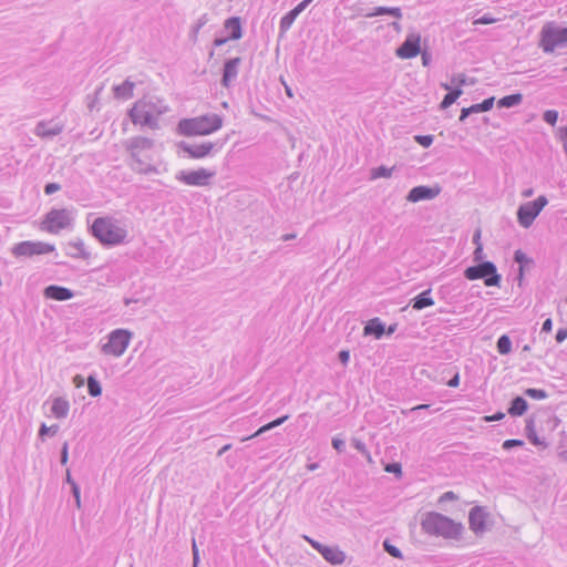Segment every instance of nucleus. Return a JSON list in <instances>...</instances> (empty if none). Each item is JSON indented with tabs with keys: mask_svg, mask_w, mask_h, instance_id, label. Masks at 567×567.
Masks as SVG:
<instances>
[{
	"mask_svg": "<svg viewBox=\"0 0 567 567\" xmlns=\"http://www.w3.org/2000/svg\"><path fill=\"white\" fill-rule=\"evenodd\" d=\"M154 147V141L145 136H135L125 143V150L130 154L140 153L141 151L151 150Z\"/></svg>",
	"mask_w": 567,
	"mask_h": 567,
	"instance_id": "23",
	"label": "nucleus"
},
{
	"mask_svg": "<svg viewBox=\"0 0 567 567\" xmlns=\"http://www.w3.org/2000/svg\"><path fill=\"white\" fill-rule=\"evenodd\" d=\"M496 21L495 18L491 17L489 14H484L481 18L476 19L474 21V24H492Z\"/></svg>",
	"mask_w": 567,
	"mask_h": 567,
	"instance_id": "53",
	"label": "nucleus"
},
{
	"mask_svg": "<svg viewBox=\"0 0 567 567\" xmlns=\"http://www.w3.org/2000/svg\"><path fill=\"white\" fill-rule=\"evenodd\" d=\"M559 140L564 143L566 146L567 144V125L559 128Z\"/></svg>",
	"mask_w": 567,
	"mask_h": 567,
	"instance_id": "64",
	"label": "nucleus"
},
{
	"mask_svg": "<svg viewBox=\"0 0 567 567\" xmlns=\"http://www.w3.org/2000/svg\"><path fill=\"white\" fill-rule=\"evenodd\" d=\"M178 154L181 152L188 155L190 158H203L210 154L213 150V143L206 142L202 144H190L186 141H181L176 143Z\"/></svg>",
	"mask_w": 567,
	"mask_h": 567,
	"instance_id": "15",
	"label": "nucleus"
},
{
	"mask_svg": "<svg viewBox=\"0 0 567 567\" xmlns=\"http://www.w3.org/2000/svg\"><path fill=\"white\" fill-rule=\"evenodd\" d=\"M364 336H373L375 339H381L385 334V324L380 318L375 317L370 319L363 328Z\"/></svg>",
	"mask_w": 567,
	"mask_h": 567,
	"instance_id": "26",
	"label": "nucleus"
},
{
	"mask_svg": "<svg viewBox=\"0 0 567 567\" xmlns=\"http://www.w3.org/2000/svg\"><path fill=\"white\" fill-rule=\"evenodd\" d=\"M210 177H213V172L205 168L196 171H181L177 175L178 181L190 186L208 185Z\"/></svg>",
	"mask_w": 567,
	"mask_h": 567,
	"instance_id": "13",
	"label": "nucleus"
},
{
	"mask_svg": "<svg viewBox=\"0 0 567 567\" xmlns=\"http://www.w3.org/2000/svg\"><path fill=\"white\" fill-rule=\"evenodd\" d=\"M496 349L499 354L505 355L512 352V340L507 334H502L496 342Z\"/></svg>",
	"mask_w": 567,
	"mask_h": 567,
	"instance_id": "35",
	"label": "nucleus"
},
{
	"mask_svg": "<svg viewBox=\"0 0 567 567\" xmlns=\"http://www.w3.org/2000/svg\"><path fill=\"white\" fill-rule=\"evenodd\" d=\"M553 329V320L550 318H547L542 326V332H550Z\"/></svg>",
	"mask_w": 567,
	"mask_h": 567,
	"instance_id": "63",
	"label": "nucleus"
},
{
	"mask_svg": "<svg viewBox=\"0 0 567 567\" xmlns=\"http://www.w3.org/2000/svg\"><path fill=\"white\" fill-rule=\"evenodd\" d=\"M351 444L352 446L360 453L362 452L367 445L364 444V442H362L361 440L357 439V437H353L351 440Z\"/></svg>",
	"mask_w": 567,
	"mask_h": 567,
	"instance_id": "61",
	"label": "nucleus"
},
{
	"mask_svg": "<svg viewBox=\"0 0 567 567\" xmlns=\"http://www.w3.org/2000/svg\"><path fill=\"white\" fill-rule=\"evenodd\" d=\"M89 231L104 247L121 245L127 237V230L110 217L95 218Z\"/></svg>",
	"mask_w": 567,
	"mask_h": 567,
	"instance_id": "2",
	"label": "nucleus"
},
{
	"mask_svg": "<svg viewBox=\"0 0 567 567\" xmlns=\"http://www.w3.org/2000/svg\"><path fill=\"white\" fill-rule=\"evenodd\" d=\"M522 101H523L522 93H513V94L505 95V96L501 97L497 101V106L499 109L515 107V106L519 105L522 103Z\"/></svg>",
	"mask_w": 567,
	"mask_h": 567,
	"instance_id": "33",
	"label": "nucleus"
},
{
	"mask_svg": "<svg viewBox=\"0 0 567 567\" xmlns=\"http://www.w3.org/2000/svg\"><path fill=\"white\" fill-rule=\"evenodd\" d=\"M525 443L523 440H518V439H509V440H506L503 442V445L502 447L504 450H511L513 447H517V446H523Z\"/></svg>",
	"mask_w": 567,
	"mask_h": 567,
	"instance_id": "47",
	"label": "nucleus"
},
{
	"mask_svg": "<svg viewBox=\"0 0 567 567\" xmlns=\"http://www.w3.org/2000/svg\"><path fill=\"white\" fill-rule=\"evenodd\" d=\"M243 37L241 19L230 17L225 20L220 35L215 38V48L224 45L228 41H236Z\"/></svg>",
	"mask_w": 567,
	"mask_h": 567,
	"instance_id": "11",
	"label": "nucleus"
},
{
	"mask_svg": "<svg viewBox=\"0 0 567 567\" xmlns=\"http://www.w3.org/2000/svg\"><path fill=\"white\" fill-rule=\"evenodd\" d=\"M450 388H456L460 384V373L456 371L446 383Z\"/></svg>",
	"mask_w": 567,
	"mask_h": 567,
	"instance_id": "62",
	"label": "nucleus"
},
{
	"mask_svg": "<svg viewBox=\"0 0 567 567\" xmlns=\"http://www.w3.org/2000/svg\"><path fill=\"white\" fill-rule=\"evenodd\" d=\"M555 339L557 343H561L567 339V328H560L557 330Z\"/></svg>",
	"mask_w": 567,
	"mask_h": 567,
	"instance_id": "58",
	"label": "nucleus"
},
{
	"mask_svg": "<svg viewBox=\"0 0 567 567\" xmlns=\"http://www.w3.org/2000/svg\"><path fill=\"white\" fill-rule=\"evenodd\" d=\"M131 163L130 167L138 174L148 175L157 173V168L152 164H146L137 153L130 154Z\"/></svg>",
	"mask_w": 567,
	"mask_h": 567,
	"instance_id": "25",
	"label": "nucleus"
},
{
	"mask_svg": "<svg viewBox=\"0 0 567 567\" xmlns=\"http://www.w3.org/2000/svg\"><path fill=\"white\" fill-rule=\"evenodd\" d=\"M528 410V402L523 396H515L507 410L511 416H522Z\"/></svg>",
	"mask_w": 567,
	"mask_h": 567,
	"instance_id": "30",
	"label": "nucleus"
},
{
	"mask_svg": "<svg viewBox=\"0 0 567 567\" xmlns=\"http://www.w3.org/2000/svg\"><path fill=\"white\" fill-rule=\"evenodd\" d=\"M494 102H495L494 96L487 97V99L483 100L481 103L471 105V111L473 113L487 112V111L492 110Z\"/></svg>",
	"mask_w": 567,
	"mask_h": 567,
	"instance_id": "39",
	"label": "nucleus"
},
{
	"mask_svg": "<svg viewBox=\"0 0 567 567\" xmlns=\"http://www.w3.org/2000/svg\"><path fill=\"white\" fill-rule=\"evenodd\" d=\"M135 83L127 78L122 84L114 85L112 91L117 100H130L134 96Z\"/></svg>",
	"mask_w": 567,
	"mask_h": 567,
	"instance_id": "24",
	"label": "nucleus"
},
{
	"mask_svg": "<svg viewBox=\"0 0 567 567\" xmlns=\"http://www.w3.org/2000/svg\"><path fill=\"white\" fill-rule=\"evenodd\" d=\"M71 493L74 497L76 507L81 508V489L79 484H73V487H71Z\"/></svg>",
	"mask_w": 567,
	"mask_h": 567,
	"instance_id": "49",
	"label": "nucleus"
},
{
	"mask_svg": "<svg viewBox=\"0 0 567 567\" xmlns=\"http://www.w3.org/2000/svg\"><path fill=\"white\" fill-rule=\"evenodd\" d=\"M70 403L64 398H55L52 403L51 412L56 419H64L68 416Z\"/></svg>",
	"mask_w": 567,
	"mask_h": 567,
	"instance_id": "31",
	"label": "nucleus"
},
{
	"mask_svg": "<svg viewBox=\"0 0 567 567\" xmlns=\"http://www.w3.org/2000/svg\"><path fill=\"white\" fill-rule=\"evenodd\" d=\"M289 419V415L286 414V415H282L265 425H262L261 427H259L255 434H252L250 437H256V436H259L261 435L262 433H265L266 431H269L271 429H275L276 426H279L281 425L284 422H286L287 420Z\"/></svg>",
	"mask_w": 567,
	"mask_h": 567,
	"instance_id": "38",
	"label": "nucleus"
},
{
	"mask_svg": "<svg viewBox=\"0 0 567 567\" xmlns=\"http://www.w3.org/2000/svg\"><path fill=\"white\" fill-rule=\"evenodd\" d=\"M63 131V125L54 121H41L35 125V135L43 138H52Z\"/></svg>",
	"mask_w": 567,
	"mask_h": 567,
	"instance_id": "21",
	"label": "nucleus"
},
{
	"mask_svg": "<svg viewBox=\"0 0 567 567\" xmlns=\"http://www.w3.org/2000/svg\"><path fill=\"white\" fill-rule=\"evenodd\" d=\"M514 261L518 265V268L529 269L530 266H534V260L520 249L514 252Z\"/></svg>",
	"mask_w": 567,
	"mask_h": 567,
	"instance_id": "37",
	"label": "nucleus"
},
{
	"mask_svg": "<svg viewBox=\"0 0 567 567\" xmlns=\"http://www.w3.org/2000/svg\"><path fill=\"white\" fill-rule=\"evenodd\" d=\"M567 45V27H558L555 22H547L540 30L539 48L545 53H553L556 48Z\"/></svg>",
	"mask_w": 567,
	"mask_h": 567,
	"instance_id": "4",
	"label": "nucleus"
},
{
	"mask_svg": "<svg viewBox=\"0 0 567 567\" xmlns=\"http://www.w3.org/2000/svg\"><path fill=\"white\" fill-rule=\"evenodd\" d=\"M504 417H505V413H504V412H502V411H498V412H496V413H495V414H493V415H486V416H484V420H485L486 422H495V421H501V420H503Z\"/></svg>",
	"mask_w": 567,
	"mask_h": 567,
	"instance_id": "57",
	"label": "nucleus"
},
{
	"mask_svg": "<svg viewBox=\"0 0 567 567\" xmlns=\"http://www.w3.org/2000/svg\"><path fill=\"white\" fill-rule=\"evenodd\" d=\"M452 83L453 84H456L457 87L462 86V85H465L467 83L466 81V75L461 73V74H457V75H454L452 78Z\"/></svg>",
	"mask_w": 567,
	"mask_h": 567,
	"instance_id": "55",
	"label": "nucleus"
},
{
	"mask_svg": "<svg viewBox=\"0 0 567 567\" xmlns=\"http://www.w3.org/2000/svg\"><path fill=\"white\" fill-rule=\"evenodd\" d=\"M128 116L133 124L142 125L150 127L152 130L159 128L158 118H156L152 113H150L146 109H137L136 110V102L132 106V109L128 111Z\"/></svg>",
	"mask_w": 567,
	"mask_h": 567,
	"instance_id": "16",
	"label": "nucleus"
},
{
	"mask_svg": "<svg viewBox=\"0 0 567 567\" xmlns=\"http://www.w3.org/2000/svg\"><path fill=\"white\" fill-rule=\"evenodd\" d=\"M384 14L392 16L395 19L402 18V11L399 7H375L373 11L365 13L364 17L372 18Z\"/></svg>",
	"mask_w": 567,
	"mask_h": 567,
	"instance_id": "32",
	"label": "nucleus"
},
{
	"mask_svg": "<svg viewBox=\"0 0 567 567\" xmlns=\"http://www.w3.org/2000/svg\"><path fill=\"white\" fill-rule=\"evenodd\" d=\"M441 193V187L439 186H425L420 185L413 187L406 195V200L411 203H417L421 200H431L435 198Z\"/></svg>",
	"mask_w": 567,
	"mask_h": 567,
	"instance_id": "18",
	"label": "nucleus"
},
{
	"mask_svg": "<svg viewBox=\"0 0 567 567\" xmlns=\"http://www.w3.org/2000/svg\"><path fill=\"white\" fill-rule=\"evenodd\" d=\"M421 53V35L419 33H409L403 43L396 48L395 54L400 59H413Z\"/></svg>",
	"mask_w": 567,
	"mask_h": 567,
	"instance_id": "12",
	"label": "nucleus"
},
{
	"mask_svg": "<svg viewBox=\"0 0 567 567\" xmlns=\"http://www.w3.org/2000/svg\"><path fill=\"white\" fill-rule=\"evenodd\" d=\"M132 338V332L126 329H115L109 334V340L102 347V352L121 357L127 349Z\"/></svg>",
	"mask_w": 567,
	"mask_h": 567,
	"instance_id": "8",
	"label": "nucleus"
},
{
	"mask_svg": "<svg viewBox=\"0 0 567 567\" xmlns=\"http://www.w3.org/2000/svg\"><path fill=\"white\" fill-rule=\"evenodd\" d=\"M415 142L424 148L430 147L433 144L434 136L433 135H415Z\"/></svg>",
	"mask_w": 567,
	"mask_h": 567,
	"instance_id": "46",
	"label": "nucleus"
},
{
	"mask_svg": "<svg viewBox=\"0 0 567 567\" xmlns=\"http://www.w3.org/2000/svg\"><path fill=\"white\" fill-rule=\"evenodd\" d=\"M338 359H339V361L342 364L347 365L348 362L350 361V352H349V350H341V351H339Z\"/></svg>",
	"mask_w": 567,
	"mask_h": 567,
	"instance_id": "59",
	"label": "nucleus"
},
{
	"mask_svg": "<svg viewBox=\"0 0 567 567\" xmlns=\"http://www.w3.org/2000/svg\"><path fill=\"white\" fill-rule=\"evenodd\" d=\"M431 289H426L411 299L410 305L414 310H422L434 305V299L431 296Z\"/></svg>",
	"mask_w": 567,
	"mask_h": 567,
	"instance_id": "27",
	"label": "nucleus"
},
{
	"mask_svg": "<svg viewBox=\"0 0 567 567\" xmlns=\"http://www.w3.org/2000/svg\"><path fill=\"white\" fill-rule=\"evenodd\" d=\"M87 392L93 398H97L102 394V385L93 374L87 377Z\"/></svg>",
	"mask_w": 567,
	"mask_h": 567,
	"instance_id": "36",
	"label": "nucleus"
},
{
	"mask_svg": "<svg viewBox=\"0 0 567 567\" xmlns=\"http://www.w3.org/2000/svg\"><path fill=\"white\" fill-rule=\"evenodd\" d=\"M43 296L45 299L66 301L74 297V291L63 286L50 285L44 288Z\"/></svg>",
	"mask_w": 567,
	"mask_h": 567,
	"instance_id": "20",
	"label": "nucleus"
},
{
	"mask_svg": "<svg viewBox=\"0 0 567 567\" xmlns=\"http://www.w3.org/2000/svg\"><path fill=\"white\" fill-rule=\"evenodd\" d=\"M137 109H146L156 118H158L161 115L165 114L168 111V106L164 103V101L154 95H145L142 99L137 100L136 110Z\"/></svg>",
	"mask_w": 567,
	"mask_h": 567,
	"instance_id": "17",
	"label": "nucleus"
},
{
	"mask_svg": "<svg viewBox=\"0 0 567 567\" xmlns=\"http://www.w3.org/2000/svg\"><path fill=\"white\" fill-rule=\"evenodd\" d=\"M69 461V444L64 442L60 452V463L65 465Z\"/></svg>",
	"mask_w": 567,
	"mask_h": 567,
	"instance_id": "50",
	"label": "nucleus"
},
{
	"mask_svg": "<svg viewBox=\"0 0 567 567\" xmlns=\"http://www.w3.org/2000/svg\"><path fill=\"white\" fill-rule=\"evenodd\" d=\"M524 394L535 400H544L548 398V393L545 390L535 388L526 389Z\"/></svg>",
	"mask_w": 567,
	"mask_h": 567,
	"instance_id": "43",
	"label": "nucleus"
},
{
	"mask_svg": "<svg viewBox=\"0 0 567 567\" xmlns=\"http://www.w3.org/2000/svg\"><path fill=\"white\" fill-rule=\"evenodd\" d=\"M241 64V58H230L225 61L220 83L224 87H229L238 75V69Z\"/></svg>",
	"mask_w": 567,
	"mask_h": 567,
	"instance_id": "19",
	"label": "nucleus"
},
{
	"mask_svg": "<svg viewBox=\"0 0 567 567\" xmlns=\"http://www.w3.org/2000/svg\"><path fill=\"white\" fill-rule=\"evenodd\" d=\"M392 171H393V167L392 168H388L386 166H379V167H375V168H372L371 169V179H378V178H382V177H390L392 175Z\"/></svg>",
	"mask_w": 567,
	"mask_h": 567,
	"instance_id": "40",
	"label": "nucleus"
},
{
	"mask_svg": "<svg viewBox=\"0 0 567 567\" xmlns=\"http://www.w3.org/2000/svg\"><path fill=\"white\" fill-rule=\"evenodd\" d=\"M303 539L308 542L312 548H315L326 561L331 565H341L344 563L347 555L343 550L339 548V546H328L315 540L313 538L303 535Z\"/></svg>",
	"mask_w": 567,
	"mask_h": 567,
	"instance_id": "10",
	"label": "nucleus"
},
{
	"mask_svg": "<svg viewBox=\"0 0 567 567\" xmlns=\"http://www.w3.org/2000/svg\"><path fill=\"white\" fill-rule=\"evenodd\" d=\"M199 551L196 544V540L193 539V567H199Z\"/></svg>",
	"mask_w": 567,
	"mask_h": 567,
	"instance_id": "54",
	"label": "nucleus"
},
{
	"mask_svg": "<svg viewBox=\"0 0 567 567\" xmlns=\"http://www.w3.org/2000/svg\"><path fill=\"white\" fill-rule=\"evenodd\" d=\"M65 255L83 260H87L91 257V252L85 248L84 241L81 238H76L75 240L68 243Z\"/></svg>",
	"mask_w": 567,
	"mask_h": 567,
	"instance_id": "22",
	"label": "nucleus"
},
{
	"mask_svg": "<svg viewBox=\"0 0 567 567\" xmlns=\"http://www.w3.org/2000/svg\"><path fill=\"white\" fill-rule=\"evenodd\" d=\"M483 258H484L483 245L475 246V249L473 251V259H474V261H476L478 264L481 261H484Z\"/></svg>",
	"mask_w": 567,
	"mask_h": 567,
	"instance_id": "52",
	"label": "nucleus"
},
{
	"mask_svg": "<svg viewBox=\"0 0 567 567\" xmlns=\"http://www.w3.org/2000/svg\"><path fill=\"white\" fill-rule=\"evenodd\" d=\"M72 220L73 217L69 209L53 208L45 214L41 228L50 234H58L60 230L69 228Z\"/></svg>",
	"mask_w": 567,
	"mask_h": 567,
	"instance_id": "6",
	"label": "nucleus"
},
{
	"mask_svg": "<svg viewBox=\"0 0 567 567\" xmlns=\"http://www.w3.org/2000/svg\"><path fill=\"white\" fill-rule=\"evenodd\" d=\"M456 499H458L457 495L454 492L449 491L441 495L439 502L443 503V502L456 501Z\"/></svg>",
	"mask_w": 567,
	"mask_h": 567,
	"instance_id": "56",
	"label": "nucleus"
},
{
	"mask_svg": "<svg viewBox=\"0 0 567 567\" xmlns=\"http://www.w3.org/2000/svg\"><path fill=\"white\" fill-rule=\"evenodd\" d=\"M55 250V246L43 241L24 240L12 246L11 254L14 257H33L38 255L50 254Z\"/></svg>",
	"mask_w": 567,
	"mask_h": 567,
	"instance_id": "9",
	"label": "nucleus"
},
{
	"mask_svg": "<svg viewBox=\"0 0 567 567\" xmlns=\"http://www.w3.org/2000/svg\"><path fill=\"white\" fill-rule=\"evenodd\" d=\"M525 433L528 441L533 445L547 447V443L544 440L539 439L536 433L535 419L533 416H529L526 420Z\"/></svg>",
	"mask_w": 567,
	"mask_h": 567,
	"instance_id": "28",
	"label": "nucleus"
},
{
	"mask_svg": "<svg viewBox=\"0 0 567 567\" xmlns=\"http://www.w3.org/2000/svg\"><path fill=\"white\" fill-rule=\"evenodd\" d=\"M384 471L388 473L394 474L398 478L402 477V475H403L402 465L399 462H392V463L385 464Z\"/></svg>",
	"mask_w": 567,
	"mask_h": 567,
	"instance_id": "44",
	"label": "nucleus"
},
{
	"mask_svg": "<svg viewBox=\"0 0 567 567\" xmlns=\"http://www.w3.org/2000/svg\"><path fill=\"white\" fill-rule=\"evenodd\" d=\"M558 111L556 110H547L544 112L543 114V120L549 124V125H555L558 121Z\"/></svg>",
	"mask_w": 567,
	"mask_h": 567,
	"instance_id": "45",
	"label": "nucleus"
},
{
	"mask_svg": "<svg viewBox=\"0 0 567 567\" xmlns=\"http://www.w3.org/2000/svg\"><path fill=\"white\" fill-rule=\"evenodd\" d=\"M298 14L297 11L291 9L288 11L281 19L279 23V32L280 37H282L292 25L295 20L297 19Z\"/></svg>",
	"mask_w": 567,
	"mask_h": 567,
	"instance_id": "34",
	"label": "nucleus"
},
{
	"mask_svg": "<svg viewBox=\"0 0 567 567\" xmlns=\"http://www.w3.org/2000/svg\"><path fill=\"white\" fill-rule=\"evenodd\" d=\"M61 189V185L58 183H48L44 186V194L45 195H52Z\"/></svg>",
	"mask_w": 567,
	"mask_h": 567,
	"instance_id": "51",
	"label": "nucleus"
},
{
	"mask_svg": "<svg viewBox=\"0 0 567 567\" xmlns=\"http://www.w3.org/2000/svg\"><path fill=\"white\" fill-rule=\"evenodd\" d=\"M175 133L187 137L208 135L213 133V116L182 118L176 125Z\"/></svg>",
	"mask_w": 567,
	"mask_h": 567,
	"instance_id": "5",
	"label": "nucleus"
},
{
	"mask_svg": "<svg viewBox=\"0 0 567 567\" xmlns=\"http://www.w3.org/2000/svg\"><path fill=\"white\" fill-rule=\"evenodd\" d=\"M442 87L447 90V93L444 95L440 107L445 110L450 107L463 94V91L461 87L451 89V86L446 83H442Z\"/></svg>",
	"mask_w": 567,
	"mask_h": 567,
	"instance_id": "29",
	"label": "nucleus"
},
{
	"mask_svg": "<svg viewBox=\"0 0 567 567\" xmlns=\"http://www.w3.org/2000/svg\"><path fill=\"white\" fill-rule=\"evenodd\" d=\"M331 444H332V447L338 452V453H343L344 450H346V442L343 439H340V437H332V441H331Z\"/></svg>",
	"mask_w": 567,
	"mask_h": 567,
	"instance_id": "48",
	"label": "nucleus"
},
{
	"mask_svg": "<svg viewBox=\"0 0 567 567\" xmlns=\"http://www.w3.org/2000/svg\"><path fill=\"white\" fill-rule=\"evenodd\" d=\"M60 426L58 424H53L51 426H48L45 423H42L39 429V437L41 440H44L47 435H55L59 431Z\"/></svg>",
	"mask_w": 567,
	"mask_h": 567,
	"instance_id": "41",
	"label": "nucleus"
},
{
	"mask_svg": "<svg viewBox=\"0 0 567 567\" xmlns=\"http://www.w3.org/2000/svg\"><path fill=\"white\" fill-rule=\"evenodd\" d=\"M463 275L465 279L471 281L483 280L486 287H499L502 281L496 265L489 260L467 267Z\"/></svg>",
	"mask_w": 567,
	"mask_h": 567,
	"instance_id": "3",
	"label": "nucleus"
},
{
	"mask_svg": "<svg viewBox=\"0 0 567 567\" xmlns=\"http://www.w3.org/2000/svg\"><path fill=\"white\" fill-rule=\"evenodd\" d=\"M547 204L548 199L545 195L538 196L535 200L522 204L516 213L519 225L524 228L530 227Z\"/></svg>",
	"mask_w": 567,
	"mask_h": 567,
	"instance_id": "7",
	"label": "nucleus"
},
{
	"mask_svg": "<svg viewBox=\"0 0 567 567\" xmlns=\"http://www.w3.org/2000/svg\"><path fill=\"white\" fill-rule=\"evenodd\" d=\"M421 59H422V64L424 66H429L432 62V54L430 52H427L426 50L424 51H421Z\"/></svg>",
	"mask_w": 567,
	"mask_h": 567,
	"instance_id": "60",
	"label": "nucleus"
},
{
	"mask_svg": "<svg viewBox=\"0 0 567 567\" xmlns=\"http://www.w3.org/2000/svg\"><path fill=\"white\" fill-rule=\"evenodd\" d=\"M421 528L430 536L452 540L461 539L464 532V525L461 522H455L437 512L425 513L421 519Z\"/></svg>",
	"mask_w": 567,
	"mask_h": 567,
	"instance_id": "1",
	"label": "nucleus"
},
{
	"mask_svg": "<svg viewBox=\"0 0 567 567\" xmlns=\"http://www.w3.org/2000/svg\"><path fill=\"white\" fill-rule=\"evenodd\" d=\"M383 549L392 557L394 558H399V559H402L403 558V554L402 551L395 546L393 545L389 539H385L383 542Z\"/></svg>",
	"mask_w": 567,
	"mask_h": 567,
	"instance_id": "42",
	"label": "nucleus"
},
{
	"mask_svg": "<svg viewBox=\"0 0 567 567\" xmlns=\"http://www.w3.org/2000/svg\"><path fill=\"white\" fill-rule=\"evenodd\" d=\"M488 516L489 513L485 509V507L474 506L470 509L468 525L475 535H483L487 530L486 519Z\"/></svg>",
	"mask_w": 567,
	"mask_h": 567,
	"instance_id": "14",
	"label": "nucleus"
}]
</instances>
